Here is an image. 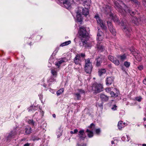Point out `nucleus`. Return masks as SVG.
<instances>
[{
    "label": "nucleus",
    "instance_id": "nucleus-1",
    "mask_svg": "<svg viewBox=\"0 0 146 146\" xmlns=\"http://www.w3.org/2000/svg\"><path fill=\"white\" fill-rule=\"evenodd\" d=\"M115 8L122 15H125V13H129L131 16V17L135 14V12L128 8L122 1L117 0L114 1Z\"/></svg>",
    "mask_w": 146,
    "mask_h": 146
},
{
    "label": "nucleus",
    "instance_id": "nucleus-2",
    "mask_svg": "<svg viewBox=\"0 0 146 146\" xmlns=\"http://www.w3.org/2000/svg\"><path fill=\"white\" fill-rule=\"evenodd\" d=\"M87 29L84 26L81 27L78 31L79 37L80 38L83 45L86 44L87 41L88 39V32L90 30L88 29L87 30Z\"/></svg>",
    "mask_w": 146,
    "mask_h": 146
},
{
    "label": "nucleus",
    "instance_id": "nucleus-3",
    "mask_svg": "<svg viewBox=\"0 0 146 146\" xmlns=\"http://www.w3.org/2000/svg\"><path fill=\"white\" fill-rule=\"evenodd\" d=\"M112 19L118 25L121 24L122 26H123V31L125 33L126 35L128 36H129L131 35V29L130 27H126V21L125 20L124 21H121V22L120 23L118 19L116 17H113Z\"/></svg>",
    "mask_w": 146,
    "mask_h": 146
},
{
    "label": "nucleus",
    "instance_id": "nucleus-4",
    "mask_svg": "<svg viewBox=\"0 0 146 146\" xmlns=\"http://www.w3.org/2000/svg\"><path fill=\"white\" fill-rule=\"evenodd\" d=\"M92 62L89 58H88L85 60V66L84 70L87 73H90L92 70Z\"/></svg>",
    "mask_w": 146,
    "mask_h": 146
},
{
    "label": "nucleus",
    "instance_id": "nucleus-5",
    "mask_svg": "<svg viewBox=\"0 0 146 146\" xmlns=\"http://www.w3.org/2000/svg\"><path fill=\"white\" fill-rule=\"evenodd\" d=\"M85 57V54L83 53L77 54L74 59V61L76 64H80L81 60Z\"/></svg>",
    "mask_w": 146,
    "mask_h": 146
},
{
    "label": "nucleus",
    "instance_id": "nucleus-6",
    "mask_svg": "<svg viewBox=\"0 0 146 146\" xmlns=\"http://www.w3.org/2000/svg\"><path fill=\"white\" fill-rule=\"evenodd\" d=\"M93 89L96 93H99L103 90V87L102 84L95 83L93 86Z\"/></svg>",
    "mask_w": 146,
    "mask_h": 146
},
{
    "label": "nucleus",
    "instance_id": "nucleus-7",
    "mask_svg": "<svg viewBox=\"0 0 146 146\" xmlns=\"http://www.w3.org/2000/svg\"><path fill=\"white\" fill-rule=\"evenodd\" d=\"M130 50L131 51L132 54L135 56V58L138 61H140L141 60L142 57L140 56V54L138 53L137 50H135L134 49H133L132 50L131 49H130Z\"/></svg>",
    "mask_w": 146,
    "mask_h": 146
},
{
    "label": "nucleus",
    "instance_id": "nucleus-8",
    "mask_svg": "<svg viewBox=\"0 0 146 146\" xmlns=\"http://www.w3.org/2000/svg\"><path fill=\"white\" fill-rule=\"evenodd\" d=\"M95 17L97 21L98 24L100 25L102 29L106 30V27L105 26L103 21L100 19L98 15H95Z\"/></svg>",
    "mask_w": 146,
    "mask_h": 146
},
{
    "label": "nucleus",
    "instance_id": "nucleus-9",
    "mask_svg": "<svg viewBox=\"0 0 146 146\" xmlns=\"http://www.w3.org/2000/svg\"><path fill=\"white\" fill-rule=\"evenodd\" d=\"M111 7L108 5L103 6L102 9L101 10L102 12L106 14H108L111 11Z\"/></svg>",
    "mask_w": 146,
    "mask_h": 146
},
{
    "label": "nucleus",
    "instance_id": "nucleus-10",
    "mask_svg": "<svg viewBox=\"0 0 146 146\" xmlns=\"http://www.w3.org/2000/svg\"><path fill=\"white\" fill-rule=\"evenodd\" d=\"M60 1H63L64 7L66 9L70 7L71 3L70 0H59Z\"/></svg>",
    "mask_w": 146,
    "mask_h": 146
},
{
    "label": "nucleus",
    "instance_id": "nucleus-11",
    "mask_svg": "<svg viewBox=\"0 0 146 146\" xmlns=\"http://www.w3.org/2000/svg\"><path fill=\"white\" fill-rule=\"evenodd\" d=\"M131 19L132 23L136 25L141 24L142 20L139 18H137L136 17H131Z\"/></svg>",
    "mask_w": 146,
    "mask_h": 146
},
{
    "label": "nucleus",
    "instance_id": "nucleus-12",
    "mask_svg": "<svg viewBox=\"0 0 146 146\" xmlns=\"http://www.w3.org/2000/svg\"><path fill=\"white\" fill-rule=\"evenodd\" d=\"M108 59L111 61L113 62L116 65H118L119 64V60H117L116 58H114L113 56L109 55L108 56Z\"/></svg>",
    "mask_w": 146,
    "mask_h": 146
},
{
    "label": "nucleus",
    "instance_id": "nucleus-13",
    "mask_svg": "<svg viewBox=\"0 0 146 146\" xmlns=\"http://www.w3.org/2000/svg\"><path fill=\"white\" fill-rule=\"evenodd\" d=\"M100 44L101 42H97L96 47L98 51L100 52H102L105 50L104 47L101 44Z\"/></svg>",
    "mask_w": 146,
    "mask_h": 146
},
{
    "label": "nucleus",
    "instance_id": "nucleus-14",
    "mask_svg": "<svg viewBox=\"0 0 146 146\" xmlns=\"http://www.w3.org/2000/svg\"><path fill=\"white\" fill-rule=\"evenodd\" d=\"M107 24L108 26L110 32L113 35L115 36L116 35V32L115 30L113 29L111 23L109 21L107 22Z\"/></svg>",
    "mask_w": 146,
    "mask_h": 146
},
{
    "label": "nucleus",
    "instance_id": "nucleus-15",
    "mask_svg": "<svg viewBox=\"0 0 146 146\" xmlns=\"http://www.w3.org/2000/svg\"><path fill=\"white\" fill-rule=\"evenodd\" d=\"M40 115H38V113L37 112H36L34 115V117L36 118L37 121H38L41 119L43 116L44 114V112L42 110H40Z\"/></svg>",
    "mask_w": 146,
    "mask_h": 146
},
{
    "label": "nucleus",
    "instance_id": "nucleus-16",
    "mask_svg": "<svg viewBox=\"0 0 146 146\" xmlns=\"http://www.w3.org/2000/svg\"><path fill=\"white\" fill-rule=\"evenodd\" d=\"M103 39V35L102 32H99L97 33V42H100L101 43Z\"/></svg>",
    "mask_w": 146,
    "mask_h": 146
},
{
    "label": "nucleus",
    "instance_id": "nucleus-17",
    "mask_svg": "<svg viewBox=\"0 0 146 146\" xmlns=\"http://www.w3.org/2000/svg\"><path fill=\"white\" fill-rule=\"evenodd\" d=\"M66 59L65 58H63L61 59L55 63V65L58 66V68H59L61 64L63 62H66Z\"/></svg>",
    "mask_w": 146,
    "mask_h": 146
},
{
    "label": "nucleus",
    "instance_id": "nucleus-18",
    "mask_svg": "<svg viewBox=\"0 0 146 146\" xmlns=\"http://www.w3.org/2000/svg\"><path fill=\"white\" fill-rule=\"evenodd\" d=\"M113 81V78L112 77H107L106 82V84L107 86L111 85Z\"/></svg>",
    "mask_w": 146,
    "mask_h": 146
},
{
    "label": "nucleus",
    "instance_id": "nucleus-19",
    "mask_svg": "<svg viewBox=\"0 0 146 146\" xmlns=\"http://www.w3.org/2000/svg\"><path fill=\"white\" fill-rule=\"evenodd\" d=\"M84 2L83 5L85 7L88 8L91 4V1L90 0H83Z\"/></svg>",
    "mask_w": 146,
    "mask_h": 146
},
{
    "label": "nucleus",
    "instance_id": "nucleus-20",
    "mask_svg": "<svg viewBox=\"0 0 146 146\" xmlns=\"http://www.w3.org/2000/svg\"><path fill=\"white\" fill-rule=\"evenodd\" d=\"M100 97L101 100L103 102H107L109 99L108 96L103 94H100Z\"/></svg>",
    "mask_w": 146,
    "mask_h": 146
},
{
    "label": "nucleus",
    "instance_id": "nucleus-21",
    "mask_svg": "<svg viewBox=\"0 0 146 146\" xmlns=\"http://www.w3.org/2000/svg\"><path fill=\"white\" fill-rule=\"evenodd\" d=\"M16 134L15 132H11L7 136V140L8 141L11 138H14Z\"/></svg>",
    "mask_w": 146,
    "mask_h": 146
},
{
    "label": "nucleus",
    "instance_id": "nucleus-22",
    "mask_svg": "<svg viewBox=\"0 0 146 146\" xmlns=\"http://www.w3.org/2000/svg\"><path fill=\"white\" fill-rule=\"evenodd\" d=\"M82 15L86 16L89 14V11L88 8H83L82 9Z\"/></svg>",
    "mask_w": 146,
    "mask_h": 146
},
{
    "label": "nucleus",
    "instance_id": "nucleus-23",
    "mask_svg": "<svg viewBox=\"0 0 146 146\" xmlns=\"http://www.w3.org/2000/svg\"><path fill=\"white\" fill-rule=\"evenodd\" d=\"M125 123H123V122L121 121H119L117 126L118 128L119 129H121L123 127H124L125 126Z\"/></svg>",
    "mask_w": 146,
    "mask_h": 146
},
{
    "label": "nucleus",
    "instance_id": "nucleus-24",
    "mask_svg": "<svg viewBox=\"0 0 146 146\" xmlns=\"http://www.w3.org/2000/svg\"><path fill=\"white\" fill-rule=\"evenodd\" d=\"M96 60L97 61L96 64V66H100L102 62V58L99 57L96 59Z\"/></svg>",
    "mask_w": 146,
    "mask_h": 146
},
{
    "label": "nucleus",
    "instance_id": "nucleus-25",
    "mask_svg": "<svg viewBox=\"0 0 146 146\" xmlns=\"http://www.w3.org/2000/svg\"><path fill=\"white\" fill-rule=\"evenodd\" d=\"M57 68H52L51 70V72L52 75L55 77H56L57 73Z\"/></svg>",
    "mask_w": 146,
    "mask_h": 146
},
{
    "label": "nucleus",
    "instance_id": "nucleus-26",
    "mask_svg": "<svg viewBox=\"0 0 146 146\" xmlns=\"http://www.w3.org/2000/svg\"><path fill=\"white\" fill-rule=\"evenodd\" d=\"M106 72L105 69H101L99 70L98 74L100 76H101L105 74Z\"/></svg>",
    "mask_w": 146,
    "mask_h": 146
},
{
    "label": "nucleus",
    "instance_id": "nucleus-27",
    "mask_svg": "<svg viewBox=\"0 0 146 146\" xmlns=\"http://www.w3.org/2000/svg\"><path fill=\"white\" fill-rule=\"evenodd\" d=\"M76 17L77 21L79 22H80L82 21V19L81 17V15L79 11L76 12Z\"/></svg>",
    "mask_w": 146,
    "mask_h": 146
},
{
    "label": "nucleus",
    "instance_id": "nucleus-28",
    "mask_svg": "<svg viewBox=\"0 0 146 146\" xmlns=\"http://www.w3.org/2000/svg\"><path fill=\"white\" fill-rule=\"evenodd\" d=\"M117 57L121 61H123L126 59V56L125 54H124L122 55H118L117 56Z\"/></svg>",
    "mask_w": 146,
    "mask_h": 146
},
{
    "label": "nucleus",
    "instance_id": "nucleus-29",
    "mask_svg": "<svg viewBox=\"0 0 146 146\" xmlns=\"http://www.w3.org/2000/svg\"><path fill=\"white\" fill-rule=\"evenodd\" d=\"M86 132L88 133V135L89 137H91L93 136V133L92 131H91L88 129H87L86 131Z\"/></svg>",
    "mask_w": 146,
    "mask_h": 146
},
{
    "label": "nucleus",
    "instance_id": "nucleus-30",
    "mask_svg": "<svg viewBox=\"0 0 146 146\" xmlns=\"http://www.w3.org/2000/svg\"><path fill=\"white\" fill-rule=\"evenodd\" d=\"M28 110L29 111H35L37 109H36V106L33 105L28 108Z\"/></svg>",
    "mask_w": 146,
    "mask_h": 146
},
{
    "label": "nucleus",
    "instance_id": "nucleus-31",
    "mask_svg": "<svg viewBox=\"0 0 146 146\" xmlns=\"http://www.w3.org/2000/svg\"><path fill=\"white\" fill-rule=\"evenodd\" d=\"M119 94V92H117L115 93H114L113 91H111L110 92V94H111V96L113 97H117L118 96Z\"/></svg>",
    "mask_w": 146,
    "mask_h": 146
},
{
    "label": "nucleus",
    "instance_id": "nucleus-32",
    "mask_svg": "<svg viewBox=\"0 0 146 146\" xmlns=\"http://www.w3.org/2000/svg\"><path fill=\"white\" fill-rule=\"evenodd\" d=\"M31 128L30 127L26 128L25 129V133L26 134H28L30 133L31 132Z\"/></svg>",
    "mask_w": 146,
    "mask_h": 146
},
{
    "label": "nucleus",
    "instance_id": "nucleus-33",
    "mask_svg": "<svg viewBox=\"0 0 146 146\" xmlns=\"http://www.w3.org/2000/svg\"><path fill=\"white\" fill-rule=\"evenodd\" d=\"M62 130L60 127L59 129V131L57 132V135L58 137H60V136L62 135Z\"/></svg>",
    "mask_w": 146,
    "mask_h": 146
},
{
    "label": "nucleus",
    "instance_id": "nucleus-34",
    "mask_svg": "<svg viewBox=\"0 0 146 146\" xmlns=\"http://www.w3.org/2000/svg\"><path fill=\"white\" fill-rule=\"evenodd\" d=\"M71 43V41L70 40H68V41H66L62 43L61 45L60 46H65L66 45H67L70 44Z\"/></svg>",
    "mask_w": 146,
    "mask_h": 146
},
{
    "label": "nucleus",
    "instance_id": "nucleus-35",
    "mask_svg": "<svg viewBox=\"0 0 146 146\" xmlns=\"http://www.w3.org/2000/svg\"><path fill=\"white\" fill-rule=\"evenodd\" d=\"M74 95L76 97L77 100H80L81 99V95L80 93H76L74 94Z\"/></svg>",
    "mask_w": 146,
    "mask_h": 146
},
{
    "label": "nucleus",
    "instance_id": "nucleus-36",
    "mask_svg": "<svg viewBox=\"0 0 146 146\" xmlns=\"http://www.w3.org/2000/svg\"><path fill=\"white\" fill-rule=\"evenodd\" d=\"M63 92L64 89L63 88H61L57 92L56 94L57 96H59L63 93Z\"/></svg>",
    "mask_w": 146,
    "mask_h": 146
},
{
    "label": "nucleus",
    "instance_id": "nucleus-37",
    "mask_svg": "<svg viewBox=\"0 0 146 146\" xmlns=\"http://www.w3.org/2000/svg\"><path fill=\"white\" fill-rule=\"evenodd\" d=\"M96 106L101 108H103L102 103L101 102H97L96 103Z\"/></svg>",
    "mask_w": 146,
    "mask_h": 146
},
{
    "label": "nucleus",
    "instance_id": "nucleus-38",
    "mask_svg": "<svg viewBox=\"0 0 146 146\" xmlns=\"http://www.w3.org/2000/svg\"><path fill=\"white\" fill-rule=\"evenodd\" d=\"M78 93H80V94L81 95L82 94H84L85 91L83 90L79 89L78 90Z\"/></svg>",
    "mask_w": 146,
    "mask_h": 146
},
{
    "label": "nucleus",
    "instance_id": "nucleus-39",
    "mask_svg": "<svg viewBox=\"0 0 146 146\" xmlns=\"http://www.w3.org/2000/svg\"><path fill=\"white\" fill-rule=\"evenodd\" d=\"M56 81V79H54V78L51 76L48 80V82H53Z\"/></svg>",
    "mask_w": 146,
    "mask_h": 146
},
{
    "label": "nucleus",
    "instance_id": "nucleus-40",
    "mask_svg": "<svg viewBox=\"0 0 146 146\" xmlns=\"http://www.w3.org/2000/svg\"><path fill=\"white\" fill-rule=\"evenodd\" d=\"M124 65L126 67L128 68L130 66V63L129 62L125 61L124 62Z\"/></svg>",
    "mask_w": 146,
    "mask_h": 146
},
{
    "label": "nucleus",
    "instance_id": "nucleus-41",
    "mask_svg": "<svg viewBox=\"0 0 146 146\" xmlns=\"http://www.w3.org/2000/svg\"><path fill=\"white\" fill-rule=\"evenodd\" d=\"M137 68L139 70L141 71L143 69L144 67L142 65H140L137 66Z\"/></svg>",
    "mask_w": 146,
    "mask_h": 146
},
{
    "label": "nucleus",
    "instance_id": "nucleus-42",
    "mask_svg": "<svg viewBox=\"0 0 146 146\" xmlns=\"http://www.w3.org/2000/svg\"><path fill=\"white\" fill-rule=\"evenodd\" d=\"M134 3L136 6H139L140 5V3L137 0H131Z\"/></svg>",
    "mask_w": 146,
    "mask_h": 146
},
{
    "label": "nucleus",
    "instance_id": "nucleus-43",
    "mask_svg": "<svg viewBox=\"0 0 146 146\" xmlns=\"http://www.w3.org/2000/svg\"><path fill=\"white\" fill-rule=\"evenodd\" d=\"M88 127L91 128L92 130H94L95 129V125L93 123H92Z\"/></svg>",
    "mask_w": 146,
    "mask_h": 146
},
{
    "label": "nucleus",
    "instance_id": "nucleus-44",
    "mask_svg": "<svg viewBox=\"0 0 146 146\" xmlns=\"http://www.w3.org/2000/svg\"><path fill=\"white\" fill-rule=\"evenodd\" d=\"M84 130H82L79 132L78 135H84Z\"/></svg>",
    "mask_w": 146,
    "mask_h": 146
},
{
    "label": "nucleus",
    "instance_id": "nucleus-45",
    "mask_svg": "<svg viewBox=\"0 0 146 146\" xmlns=\"http://www.w3.org/2000/svg\"><path fill=\"white\" fill-rule=\"evenodd\" d=\"M80 138L82 140H84L86 137L85 135H79Z\"/></svg>",
    "mask_w": 146,
    "mask_h": 146
},
{
    "label": "nucleus",
    "instance_id": "nucleus-46",
    "mask_svg": "<svg viewBox=\"0 0 146 146\" xmlns=\"http://www.w3.org/2000/svg\"><path fill=\"white\" fill-rule=\"evenodd\" d=\"M117 106L116 105H114L111 108V109L113 110H117Z\"/></svg>",
    "mask_w": 146,
    "mask_h": 146
},
{
    "label": "nucleus",
    "instance_id": "nucleus-47",
    "mask_svg": "<svg viewBox=\"0 0 146 146\" xmlns=\"http://www.w3.org/2000/svg\"><path fill=\"white\" fill-rule=\"evenodd\" d=\"M100 132V129H97L96 130V134H98Z\"/></svg>",
    "mask_w": 146,
    "mask_h": 146
},
{
    "label": "nucleus",
    "instance_id": "nucleus-48",
    "mask_svg": "<svg viewBox=\"0 0 146 146\" xmlns=\"http://www.w3.org/2000/svg\"><path fill=\"white\" fill-rule=\"evenodd\" d=\"M142 99V98L141 97H139L137 98L136 99V100H137L138 102H140L141 101Z\"/></svg>",
    "mask_w": 146,
    "mask_h": 146
},
{
    "label": "nucleus",
    "instance_id": "nucleus-49",
    "mask_svg": "<svg viewBox=\"0 0 146 146\" xmlns=\"http://www.w3.org/2000/svg\"><path fill=\"white\" fill-rule=\"evenodd\" d=\"M29 122L30 123H31L33 125L34 124V122L33 120H30L29 121Z\"/></svg>",
    "mask_w": 146,
    "mask_h": 146
},
{
    "label": "nucleus",
    "instance_id": "nucleus-50",
    "mask_svg": "<svg viewBox=\"0 0 146 146\" xmlns=\"http://www.w3.org/2000/svg\"><path fill=\"white\" fill-rule=\"evenodd\" d=\"M111 89L109 88H106V91L107 92H109L110 91Z\"/></svg>",
    "mask_w": 146,
    "mask_h": 146
},
{
    "label": "nucleus",
    "instance_id": "nucleus-51",
    "mask_svg": "<svg viewBox=\"0 0 146 146\" xmlns=\"http://www.w3.org/2000/svg\"><path fill=\"white\" fill-rule=\"evenodd\" d=\"M30 145V143H27L25 144L24 145V146H29Z\"/></svg>",
    "mask_w": 146,
    "mask_h": 146
},
{
    "label": "nucleus",
    "instance_id": "nucleus-52",
    "mask_svg": "<svg viewBox=\"0 0 146 146\" xmlns=\"http://www.w3.org/2000/svg\"><path fill=\"white\" fill-rule=\"evenodd\" d=\"M143 83L144 84L146 85V78L145 79L143 80Z\"/></svg>",
    "mask_w": 146,
    "mask_h": 146
},
{
    "label": "nucleus",
    "instance_id": "nucleus-53",
    "mask_svg": "<svg viewBox=\"0 0 146 146\" xmlns=\"http://www.w3.org/2000/svg\"><path fill=\"white\" fill-rule=\"evenodd\" d=\"M78 132V130L77 129H75L74 130V133H76Z\"/></svg>",
    "mask_w": 146,
    "mask_h": 146
},
{
    "label": "nucleus",
    "instance_id": "nucleus-54",
    "mask_svg": "<svg viewBox=\"0 0 146 146\" xmlns=\"http://www.w3.org/2000/svg\"><path fill=\"white\" fill-rule=\"evenodd\" d=\"M111 143L112 145H113V144H114L115 143H114V141H111Z\"/></svg>",
    "mask_w": 146,
    "mask_h": 146
},
{
    "label": "nucleus",
    "instance_id": "nucleus-55",
    "mask_svg": "<svg viewBox=\"0 0 146 146\" xmlns=\"http://www.w3.org/2000/svg\"><path fill=\"white\" fill-rule=\"evenodd\" d=\"M52 116L54 118H55L56 117V116L55 114H53V115H52Z\"/></svg>",
    "mask_w": 146,
    "mask_h": 146
},
{
    "label": "nucleus",
    "instance_id": "nucleus-56",
    "mask_svg": "<svg viewBox=\"0 0 146 146\" xmlns=\"http://www.w3.org/2000/svg\"><path fill=\"white\" fill-rule=\"evenodd\" d=\"M70 133H71V134H74V132H73V131H70Z\"/></svg>",
    "mask_w": 146,
    "mask_h": 146
},
{
    "label": "nucleus",
    "instance_id": "nucleus-57",
    "mask_svg": "<svg viewBox=\"0 0 146 146\" xmlns=\"http://www.w3.org/2000/svg\"><path fill=\"white\" fill-rule=\"evenodd\" d=\"M143 120H144V121H145V120H146V117H144V118H143Z\"/></svg>",
    "mask_w": 146,
    "mask_h": 146
},
{
    "label": "nucleus",
    "instance_id": "nucleus-58",
    "mask_svg": "<svg viewBox=\"0 0 146 146\" xmlns=\"http://www.w3.org/2000/svg\"><path fill=\"white\" fill-rule=\"evenodd\" d=\"M76 146H86V145H83L82 146H80V145L79 144H77Z\"/></svg>",
    "mask_w": 146,
    "mask_h": 146
},
{
    "label": "nucleus",
    "instance_id": "nucleus-59",
    "mask_svg": "<svg viewBox=\"0 0 146 146\" xmlns=\"http://www.w3.org/2000/svg\"><path fill=\"white\" fill-rule=\"evenodd\" d=\"M142 146H146V144H143V145H142Z\"/></svg>",
    "mask_w": 146,
    "mask_h": 146
},
{
    "label": "nucleus",
    "instance_id": "nucleus-60",
    "mask_svg": "<svg viewBox=\"0 0 146 146\" xmlns=\"http://www.w3.org/2000/svg\"><path fill=\"white\" fill-rule=\"evenodd\" d=\"M46 85L45 84H44L43 85V86L44 87H45V88H46Z\"/></svg>",
    "mask_w": 146,
    "mask_h": 146
},
{
    "label": "nucleus",
    "instance_id": "nucleus-61",
    "mask_svg": "<svg viewBox=\"0 0 146 146\" xmlns=\"http://www.w3.org/2000/svg\"><path fill=\"white\" fill-rule=\"evenodd\" d=\"M40 98L41 97H42V95L41 94H40Z\"/></svg>",
    "mask_w": 146,
    "mask_h": 146
},
{
    "label": "nucleus",
    "instance_id": "nucleus-62",
    "mask_svg": "<svg viewBox=\"0 0 146 146\" xmlns=\"http://www.w3.org/2000/svg\"><path fill=\"white\" fill-rule=\"evenodd\" d=\"M145 46H146V43H145Z\"/></svg>",
    "mask_w": 146,
    "mask_h": 146
},
{
    "label": "nucleus",
    "instance_id": "nucleus-63",
    "mask_svg": "<svg viewBox=\"0 0 146 146\" xmlns=\"http://www.w3.org/2000/svg\"><path fill=\"white\" fill-rule=\"evenodd\" d=\"M138 126H139V125H138Z\"/></svg>",
    "mask_w": 146,
    "mask_h": 146
}]
</instances>
